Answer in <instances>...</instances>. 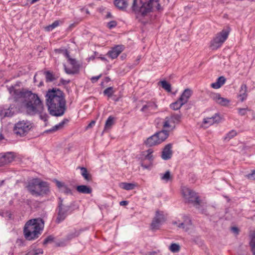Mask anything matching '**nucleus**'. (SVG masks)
<instances>
[{
	"instance_id": "nucleus-19",
	"label": "nucleus",
	"mask_w": 255,
	"mask_h": 255,
	"mask_svg": "<svg viewBox=\"0 0 255 255\" xmlns=\"http://www.w3.org/2000/svg\"><path fill=\"white\" fill-rule=\"evenodd\" d=\"M221 121V118L218 114H215L212 117L206 118L204 119L203 124L205 125H207V127L211 126L215 123H219Z\"/></svg>"
},
{
	"instance_id": "nucleus-53",
	"label": "nucleus",
	"mask_w": 255,
	"mask_h": 255,
	"mask_svg": "<svg viewBox=\"0 0 255 255\" xmlns=\"http://www.w3.org/2000/svg\"><path fill=\"white\" fill-rule=\"evenodd\" d=\"M159 252L152 251L146 253V255H158Z\"/></svg>"
},
{
	"instance_id": "nucleus-37",
	"label": "nucleus",
	"mask_w": 255,
	"mask_h": 255,
	"mask_svg": "<svg viewBox=\"0 0 255 255\" xmlns=\"http://www.w3.org/2000/svg\"><path fill=\"white\" fill-rule=\"evenodd\" d=\"M169 250L172 253H176L179 252L180 250V247L177 244L172 243L169 247Z\"/></svg>"
},
{
	"instance_id": "nucleus-50",
	"label": "nucleus",
	"mask_w": 255,
	"mask_h": 255,
	"mask_svg": "<svg viewBox=\"0 0 255 255\" xmlns=\"http://www.w3.org/2000/svg\"><path fill=\"white\" fill-rule=\"evenodd\" d=\"M68 61H69L70 64L71 65H72L73 67H74L76 64V61L75 59H73L72 58H69V59H68Z\"/></svg>"
},
{
	"instance_id": "nucleus-11",
	"label": "nucleus",
	"mask_w": 255,
	"mask_h": 255,
	"mask_svg": "<svg viewBox=\"0 0 255 255\" xmlns=\"http://www.w3.org/2000/svg\"><path fill=\"white\" fill-rule=\"evenodd\" d=\"M163 8L159 3V0H146L144 2V16L145 13L161 11Z\"/></svg>"
},
{
	"instance_id": "nucleus-9",
	"label": "nucleus",
	"mask_w": 255,
	"mask_h": 255,
	"mask_svg": "<svg viewBox=\"0 0 255 255\" xmlns=\"http://www.w3.org/2000/svg\"><path fill=\"white\" fill-rule=\"evenodd\" d=\"M131 10L136 19L141 24L143 23V2L142 0H133Z\"/></svg>"
},
{
	"instance_id": "nucleus-2",
	"label": "nucleus",
	"mask_w": 255,
	"mask_h": 255,
	"mask_svg": "<svg viewBox=\"0 0 255 255\" xmlns=\"http://www.w3.org/2000/svg\"><path fill=\"white\" fill-rule=\"evenodd\" d=\"M46 104L49 114L53 116H63L66 110L63 92L60 90L49 91L46 94Z\"/></svg>"
},
{
	"instance_id": "nucleus-23",
	"label": "nucleus",
	"mask_w": 255,
	"mask_h": 255,
	"mask_svg": "<svg viewBox=\"0 0 255 255\" xmlns=\"http://www.w3.org/2000/svg\"><path fill=\"white\" fill-rule=\"evenodd\" d=\"M247 86L246 84H243L241 86L238 97L241 102H243L247 99Z\"/></svg>"
},
{
	"instance_id": "nucleus-44",
	"label": "nucleus",
	"mask_w": 255,
	"mask_h": 255,
	"mask_svg": "<svg viewBox=\"0 0 255 255\" xmlns=\"http://www.w3.org/2000/svg\"><path fill=\"white\" fill-rule=\"evenodd\" d=\"M117 25V22L115 20L111 21L107 23V27L109 29H112V28L115 27Z\"/></svg>"
},
{
	"instance_id": "nucleus-54",
	"label": "nucleus",
	"mask_w": 255,
	"mask_h": 255,
	"mask_svg": "<svg viewBox=\"0 0 255 255\" xmlns=\"http://www.w3.org/2000/svg\"><path fill=\"white\" fill-rule=\"evenodd\" d=\"M96 122L95 121H92L90 124L87 126V128H92L95 124Z\"/></svg>"
},
{
	"instance_id": "nucleus-64",
	"label": "nucleus",
	"mask_w": 255,
	"mask_h": 255,
	"mask_svg": "<svg viewBox=\"0 0 255 255\" xmlns=\"http://www.w3.org/2000/svg\"><path fill=\"white\" fill-rule=\"evenodd\" d=\"M57 245L58 246H64V245L63 244V243H57Z\"/></svg>"
},
{
	"instance_id": "nucleus-28",
	"label": "nucleus",
	"mask_w": 255,
	"mask_h": 255,
	"mask_svg": "<svg viewBox=\"0 0 255 255\" xmlns=\"http://www.w3.org/2000/svg\"><path fill=\"white\" fill-rule=\"evenodd\" d=\"M76 190L78 192L83 194H90L92 191L90 187L84 185L77 186Z\"/></svg>"
},
{
	"instance_id": "nucleus-61",
	"label": "nucleus",
	"mask_w": 255,
	"mask_h": 255,
	"mask_svg": "<svg viewBox=\"0 0 255 255\" xmlns=\"http://www.w3.org/2000/svg\"><path fill=\"white\" fill-rule=\"evenodd\" d=\"M106 17L107 18L112 17V14H111V12H108L106 16Z\"/></svg>"
},
{
	"instance_id": "nucleus-12",
	"label": "nucleus",
	"mask_w": 255,
	"mask_h": 255,
	"mask_svg": "<svg viewBox=\"0 0 255 255\" xmlns=\"http://www.w3.org/2000/svg\"><path fill=\"white\" fill-rule=\"evenodd\" d=\"M71 206H60L57 207V217L55 220V222L57 224H59L63 221L69 214L71 213Z\"/></svg>"
},
{
	"instance_id": "nucleus-59",
	"label": "nucleus",
	"mask_w": 255,
	"mask_h": 255,
	"mask_svg": "<svg viewBox=\"0 0 255 255\" xmlns=\"http://www.w3.org/2000/svg\"><path fill=\"white\" fill-rule=\"evenodd\" d=\"M34 252L35 253H37V255L40 254H43V251L42 249H38V250H35Z\"/></svg>"
},
{
	"instance_id": "nucleus-47",
	"label": "nucleus",
	"mask_w": 255,
	"mask_h": 255,
	"mask_svg": "<svg viewBox=\"0 0 255 255\" xmlns=\"http://www.w3.org/2000/svg\"><path fill=\"white\" fill-rule=\"evenodd\" d=\"M55 182L56 185L57 186V187L58 188H59L60 189V190L65 185V184L64 183H62L56 179L55 180Z\"/></svg>"
},
{
	"instance_id": "nucleus-60",
	"label": "nucleus",
	"mask_w": 255,
	"mask_h": 255,
	"mask_svg": "<svg viewBox=\"0 0 255 255\" xmlns=\"http://www.w3.org/2000/svg\"><path fill=\"white\" fill-rule=\"evenodd\" d=\"M98 58L101 59V60L105 61V62H108V60L106 58H105L104 56H100L98 57Z\"/></svg>"
},
{
	"instance_id": "nucleus-46",
	"label": "nucleus",
	"mask_w": 255,
	"mask_h": 255,
	"mask_svg": "<svg viewBox=\"0 0 255 255\" xmlns=\"http://www.w3.org/2000/svg\"><path fill=\"white\" fill-rule=\"evenodd\" d=\"M249 111L248 108L238 109L239 114L241 116H245L247 114V111Z\"/></svg>"
},
{
	"instance_id": "nucleus-56",
	"label": "nucleus",
	"mask_w": 255,
	"mask_h": 255,
	"mask_svg": "<svg viewBox=\"0 0 255 255\" xmlns=\"http://www.w3.org/2000/svg\"><path fill=\"white\" fill-rule=\"evenodd\" d=\"M128 204V202L127 201H122L120 202L121 206H126Z\"/></svg>"
},
{
	"instance_id": "nucleus-29",
	"label": "nucleus",
	"mask_w": 255,
	"mask_h": 255,
	"mask_svg": "<svg viewBox=\"0 0 255 255\" xmlns=\"http://www.w3.org/2000/svg\"><path fill=\"white\" fill-rule=\"evenodd\" d=\"M160 178L165 182H171L173 180V176L169 170L166 171L164 174H160Z\"/></svg>"
},
{
	"instance_id": "nucleus-21",
	"label": "nucleus",
	"mask_w": 255,
	"mask_h": 255,
	"mask_svg": "<svg viewBox=\"0 0 255 255\" xmlns=\"http://www.w3.org/2000/svg\"><path fill=\"white\" fill-rule=\"evenodd\" d=\"M69 122V120L67 119H63L60 123L58 124L53 126L50 129L46 130L45 131L46 133L53 132H55L57 130L61 129L63 128L64 125Z\"/></svg>"
},
{
	"instance_id": "nucleus-22",
	"label": "nucleus",
	"mask_w": 255,
	"mask_h": 255,
	"mask_svg": "<svg viewBox=\"0 0 255 255\" xmlns=\"http://www.w3.org/2000/svg\"><path fill=\"white\" fill-rule=\"evenodd\" d=\"M192 94V90L189 89H186L182 93L179 99L180 100V101L185 104L188 102Z\"/></svg>"
},
{
	"instance_id": "nucleus-43",
	"label": "nucleus",
	"mask_w": 255,
	"mask_h": 255,
	"mask_svg": "<svg viewBox=\"0 0 255 255\" xmlns=\"http://www.w3.org/2000/svg\"><path fill=\"white\" fill-rule=\"evenodd\" d=\"M54 238L51 236H48L47 238H46L43 241V244L44 245H47L49 243H51L53 241Z\"/></svg>"
},
{
	"instance_id": "nucleus-42",
	"label": "nucleus",
	"mask_w": 255,
	"mask_h": 255,
	"mask_svg": "<svg viewBox=\"0 0 255 255\" xmlns=\"http://www.w3.org/2000/svg\"><path fill=\"white\" fill-rule=\"evenodd\" d=\"M60 191L66 195H72V190L66 185H65Z\"/></svg>"
},
{
	"instance_id": "nucleus-20",
	"label": "nucleus",
	"mask_w": 255,
	"mask_h": 255,
	"mask_svg": "<svg viewBox=\"0 0 255 255\" xmlns=\"http://www.w3.org/2000/svg\"><path fill=\"white\" fill-rule=\"evenodd\" d=\"M171 148L172 144L171 143L167 144L165 146L161 154V158L163 159L166 160L171 158L172 155Z\"/></svg>"
},
{
	"instance_id": "nucleus-30",
	"label": "nucleus",
	"mask_w": 255,
	"mask_h": 255,
	"mask_svg": "<svg viewBox=\"0 0 255 255\" xmlns=\"http://www.w3.org/2000/svg\"><path fill=\"white\" fill-rule=\"evenodd\" d=\"M81 171V175L83 176L84 179L87 181H90L91 180V176L88 173L87 169L84 167H78Z\"/></svg>"
},
{
	"instance_id": "nucleus-7",
	"label": "nucleus",
	"mask_w": 255,
	"mask_h": 255,
	"mask_svg": "<svg viewBox=\"0 0 255 255\" xmlns=\"http://www.w3.org/2000/svg\"><path fill=\"white\" fill-rule=\"evenodd\" d=\"M169 136L167 130H162L157 132L153 135L149 137L145 142L146 145L152 146L159 144L164 141Z\"/></svg>"
},
{
	"instance_id": "nucleus-40",
	"label": "nucleus",
	"mask_w": 255,
	"mask_h": 255,
	"mask_svg": "<svg viewBox=\"0 0 255 255\" xmlns=\"http://www.w3.org/2000/svg\"><path fill=\"white\" fill-rule=\"evenodd\" d=\"M105 95H107L108 97H111L114 93L113 88L110 87L106 88L103 92Z\"/></svg>"
},
{
	"instance_id": "nucleus-32",
	"label": "nucleus",
	"mask_w": 255,
	"mask_h": 255,
	"mask_svg": "<svg viewBox=\"0 0 255 255\" xmlns=\"http://www.w3.org/2000/svg\"><path fill=\"white\" fill-rule=\"evenodd\" d=\"M183 105L184 104L178 99L177 101L170 104V107L173 110H178L180 109Z\"/></svg>"
},
{
	"instance_id": "nucleus-1",
	"label": "nucleus",
	"mask_w": 255,
	"mask_h": 255,
	"mask_svg": "<svg viewBox=\"0 0 255 255\" xmlns=\"http://www.w3.org/2000/svg\"><path fill=\"white\" fill-rule=\"evenodd\" d=\"M19 83L7 87L8 91L12 96L14 101L22 103L28 114L34 115L39 114L40 119L46 121L48 116L46 114L42 113L43 106L38 95L26 89H17L16 87L19 86Z\"/></svg>"
},
{
	"instance_id": "nucleus-55",
	"label": "nucleus",
	"mask_w": 255,
	"mask_h": 255,
	"mask_svg": "<svg viewBox=\"0 0 255 255\" xmlns=\"http://www.w3.org/2000/svg\"><path fill=\"white\" fill-rule=\"evenodd\" d=\"M64 54H65V56H66V57L67 58H68V59H69V58H71L70 56V54H69V53L67 49L65 50V51H64Z\"/></svg>"
},
{
	"instance_id": "nucleus-8",
	"label": "nucleus",
	"mask_w": 255,
	"mask_h": 255,
	"mask_svg": "<svg viewBox=\"0 0 255 255\" xmlns=\"http://www.w3.org/2000/svg\"><path fill=\"white\" fill-rule=\"evenodd\" d=\"M181 191L186 202L193 204L194 206L198 208V206L200 204V200L196 193L185 186L182 187Z\"/></svg>"
},
{
	"instance_id": "nucleus-15",
	"label": "nucleus",
	"mask_w": 255,
	"mask_h": 255,
	"mask_svg": "<svg viewBox=\"0 0 255 255\" xmlns=\"http://www.w3.org/2000/svg\"><path fill=\"white\" fill-rule=\"evenodd\" d=\"M14 158L12 152H8L6 153H0V167L4 166L11 162Z\"/></svg>"
},
{
	"instance_id": "nucleus-39",
	"label": "nucleus",
	"mask_w": 255,
	"mask_h": 255,
	"mask_svg": "<svg viewBox=\"0 0 255 255\" xmlns=\"http://www.w3.org/2000/svg\"><path fill=\"white\" fill-rule=\"evenodd\" d=\"M236 135V131L235 130H232L226 134V136L224 138V139L229 140L231 138L235 137Z\"/></svg>"
},
{
	"instance_id": "nucleus-49",
	"label": "nucleus",
	"mask_w": 255,
	"mask_h": 255,
	"mask_svg": "<svg viewBox=\"0 0 255 255\" xmlns=\"http://www.w3.org/2000/svg\"><path fill=\"white\" fill-rule=\"evenodd\" d=\"M102 75L100 74L97 76H94L91 78V81L93 83H96L101 77Z\"/></svg>"
},
{
	"instance_id": "nucleus-33",
	"label": "nucleus",
	"mask_w": 255,
	"mask_h": 255,
	"mask_svg": "<svg viewBox=\"0 0 255 255\" xmlns=\"http://www.w3.org/2000/svg\"><path fill=\"white\" fill-rule=\"evenodd\" d=\"M114 117L112 116L108 117L105 123V129H109L112 127L114 124Z\"/></svg>"
},
{
	"instance_id": "nucleus-26",
	"label": "nucleus",
	"mask_w": 255,
	"mask_h": 255,
	"mask_svg": "<svg viewBox=\"0 0 255 255\" xmlns=\"http://www.w3.org/2000/svg\"><path fill=\"white\" fill-rule=\"evenodd\" d=\"M191 224V220L188 217L185 216L184 222L177 225V227L179 228H182L187 230L189 229Z\"/></svg>"
},
{
	"instance_id": "nucleus-10",
	"label": "nucleus",
	"mask_w": 255,
	"mask_h": 255,
	"mask_svg": "<svg viewBox=\"0 0 255 255\" xmlns=\"http://www.w3.org/2000/svg\"><path fill=\"white\" fill-rule=\"evenodd\" d=\"M165 221V218L162 211L157 210L154 217L150 225L149 229L152 232L159 230L162 224Z\"/></svg>"
},
{
	"instance_id": "nucleus-14",
	"label": "nucleus",
	"mask_w": 255,
	"mask_h": 255,
	"mask_svg": "<svg viewBox=\"0 0 255 255\" xmlns=\"http://www.w3.org/2000/svg\"><path fill=\"white\" fill-rule=\"evenodd\" d=\"M181 119V114H173L170 117H167L165 119L163 126L164 128H170L171 127L170 123L178 124L180 122Z\"/></svg>"
},
{
	"instance_id": "nucleus-35",
	"label": "nucleus",
	"mask_w": 255,
	"mask_h": 255,
	"mask_svg": "<svg viewBox=\"0 0 255 255\" xmlns=\"http://www.w3.org/2000/svg\"><path fill=\"white\" fill-rule=\"evenodd\" d=\"M162 88L168 92L171 91V86L170 83L165 80H163L159 82Z\"/></svg>"
},
{
	"instance_id": "nucleus-5",
	"label": "nucleus",
	"mask_w": 255,
	"mask_h": 255,
	"mask_svg": "<svg viewBox=\"0 0 255 255\" xmlns=\"http://www.w3.org/2000/svg\"><path fill=\"white\" fill-rule=\"evenodd\" d=\"M33 127V124L27 120L19 121L15 124L13 132L17 136L23 137L26 135Z\"/></svg>"
},
{
	"instance_id": "nucleus-52",
	"label": "nucleus",
	"mask_w": 255,
	"mask_h": 255,
	"mask_svg": "<svg viewBox=\"0 0 255 255\" xmlns=\"http://www.w3.org/2000/svg\"><path fill=\"white\" fill-rule=\"evenodd\" d=\"M58 199H59V202H58V205L57 207H60V206H66L65 205L63 204V200L62 198L59 197L58 198Z\"/></svg>"
},
{
	"instance_id": "nucleus-17",
	"label": "nucleus",
	"mask_w": 255,
	"mask_h": 255,
	"mask_svg": "<svg viewBox=\"0 0 255 255\" xmlns=\"http://www.w3.org/2000/svg\"><path fill=\"white\" fill-rule=\"evenodd\" d=\"M157 110V106L155 101L146 102V104L144 105V114L147 116L152 115L156 112Z\"/></svg>"
},
{
	"instance_id": "nucleus-57",
	"label": "nucleus",
	"mask_w": 255,
	"mask_h": 255,
	"mask_svg": "<svg viewBox=\"0 0 255 255\" xmlns=\"http://www.w3.org/2000/svg\"><path fill=\"white\" fill-rule=\"evenodd\" d=\"M25 255H37V253H35L34 251H31L26 253Z\"/></svg>"
},
{
	"instance_id": "nucleus-41",
	"label": "nucleus",
	"mask_w": 255,
	"mask_h": 255,
	"mask_svg": "<svg viewBox=\"0 0 255 255\" xmlns=\"http://www.w3.org/2000/svg\"><path fill=\"white\" fill-rule=\"evenodd\" d=\"M59 25V21L58 20H55L51 24L49 25L46 27L48 31H51L55 27H57Z\"/></svg>"
},
{
	"instance_id": "nucleus-3",
	"label": "nucleus",
	"mask_w": 255,
	"mask_h": 255,
	"mask_svg": "<svg viewBox=\"0 0 255 255\" xmlns=\"http://www.w3.org/2000/svg\"><path fill=\"white\" fill-rule=\"evenodd\" d=\"M44 228V221L37 218L30 220L26 222L23 229L25 238L28 241L37 239L41 234Z\"/></svg>"
},
{
	"instance_id": "nucleus-62",
	"label": "nucleus",
	"mask_w": 255,
	"mask_h": 255,
	"mask_svg": "<svg viewBox=\"0 0 255 255\" xmlns=\"http://www.w3.org/2000/svg\"><path fill=\"white\" fill-rule=\"evenodd\" d=\"M44 85V83L43 81H41L38 85L39 87H41Z\"/></svg>"
},
{
	"instance_id": "nucleus-48",
	"label": "nucleus",
	"mask_w": 255,
	"mask_h": 255,
	"mask_svg": "<svg viewBox=\"0 0 255 255\" xmlns=\"http://www.w3.org/2000/svg\"><path fill=\"white\" fill-rule=\"evenodd\" d=\"M248 179L251 180H255V170H254L251 173L247 175Z\"/></svg>"
},
{
	"instance_id": "nucleus-6",
	"label": "nucleus",
	"mask_w": 255,
	"mask_h": 255,
	"mask_svg": "<svg viewBox=\"0 0 255 255\" xmlns=\"http://www.w3.org/2000/svg\"><path fill=\"white\" fill-rule=\"evenodd\" d=\"M230 32V28L227 27L218 33L211 41L210 47L211 49L216 50L220 48L228 38Z\"/></svg>"
},
{
	"instance_id": "nucleus-58",
	"label": "nucleus",
	"mask_w": 255,
	"mask_h": 255,
	"mask_svg": "<svg viewBox=\"0 0 255 255\" xmlns=\"http://www.w3.org/2000/svg\"><path fill=\"white\" fill-rule=\"evenodd\" d=\"M232 230L233 231V232L236 233L237 234L239 233V229L237 227H232Z\"/></svg>"
},
{
	"instance_id": "nucleus-16",
	"label": "nucleus",
	"mask_w": 255,
	"mask_h": 255,
	"mask_svg": "<svg viewBox=\"0 0 255 255\" xmlns=\"http://www.w3.org/2000/svg\"><path fill=\"white\" fill-rule=\"evenodd\" d=\"M125 46L123 45H117L112 48L111 50L108 51L107 55L112 59H114L124 51Z\"/></svg>"
},
{
	"instance_id": "nucleus-51",
	"label": "nucleus",
	"mask_w": 255,
	"mask_h": 255,
	"mask_svg": "<svg viewBox=\"0 0 255 255\" xmlns=\"http://www.w3.org/2000/svg\"><path fill=\"white\" fill-rule=\"evenodd\" d=\"M60 82L61 84H62L63 85H67L68 83H69L70 81L69 80H66L63 79V78H61L60 80Z\"/></svg>"
},
{
	"instance_id": "nucleus-27",
	"label": "nucleus",
	"mask_w": 255,
	"mask_h": 255,
	"mask_svg": "<svg viewBox=\"0 0 255 255\" xmlns=\"http://www.w3.org/2000/svg\"><path fill=\"white\" fill-rule=\"evenodd\" d=\"M249 245L253 255H255V232H253L249 235Z\"/></svg>"
},
{
	"instance_id": "nucleus-25",
	"label": "nucleus",
	"mask_w": 255,
	"mask_h": 255,
	"mask_svg": "<svg viewBox=\"0 0 255 255\" xmlns=\"http://www.w3.org/2000/svg\"><path fill=\"white\" fill-rule=\"evenodd\" d=\"M114 5L120 10H124L128 6V2L126 0H115Z\"/></svg>"
},
{
	"instance_id": "nucleus-63",
	"label": "nucleus",
	"mask_w": 255,
	"mask_h": 255,
	"mask_svg": "<svg viewBox=\"0 0 255 255\" xmlns=\"http://www.w3.org/2000/svg\"><path fill=\"white\" fill-rule=\"evenodd\" d=\"M19 243L20 244H22V243H23L22 240H21V239H18L17 240V243Z\"/></svg>"
},
{
	"instance_id": "nucleus-18",
	"label": "nucleus",
	"mask_w": 255,
	"mask_h": 255,
	"mask_svg": "<svg viewBox=\"0 0 255 255\" xmlns=\"http://www.w3.org/2000/svg\"><path fill=\"white\" fill-rule=\"evenodd\" d=\"M210 97L217 104L223 106H227L230 103V100L226 98L221 97V95L218 93H211L210 94Z\"/></svg>"
},
{
	"instance_id": "nucleus-13",
	"label": "nucleus",
	"mask_w": 255,
	"mask_h": 255,
	"mask_svg": "<svg viewBox=\"0 0 255 255\" xmlns=\"http://www.w3.org/2000/svg\"><path fill=\"white\" fill-rule=\"evenodd\" d=\"M153 149L149 148L145 151L144 154V169H150L153 166L154 156L153 154Z\"/></svg>"
},
{
	"instance_id": "nucleus-34",
	"label": "nucleus",
	"mask_w": 255,
	"mask_h": 255,
	"mask_svg": "<svg viewBox=\"0 0 255 255\" xmlns=\"http://www.w3.org/2000/svg\"><path fill=\"white\" fill-rule=\"evenodd\" d=\"M45 76V80L47 83L53 81L55 79L52 72L49 71H46L44 72Z\"/></svg>"
},
{
	"instance_id": "nucleus-45",
	"label": "nucleus",
	"mask_w": 255,
	"mask_h": 255,
	"mask_svg": "<svg viewBox=\"0 0 255 255\" xmlns=\"http://www.w3.org/2000/svg\"><path fill=\"white\" fill-rule=\"evenodd\" d=\"M64 70L66 73L67 74H74L76 73V72L74 70H73L71 69L68 68L65 64H64Z\"/></svg>"
},
{
	"instance_id": "nucleus-31",
	"label": "nucleus",
	"mask_w": 255,
	"mask_h": 255,
	"mask_svg": "<svg viewBox=\"0 0 255 255\" xmlns=\"http://www.w3.org/2000/svg\"><path fill=\"white\" fill-rule=\"evenodd\" d=\"M13 115V113L9 109H3L0 111V117L1 118L5 117H11Z\"/></svg>"
},
{
	"instance_id": "nucleus-24",
	"label": "nucleus",
	"mask_w": 255,
	"mask_h": 255,
	"mask_svg": "<svg viewBox=\"0 0 255 255\" xmlns=\"http://www.w3.org/2000/svg\"><path fill=\"white\" fill-rule=\"evenodd\" d=\"M226 81V79L224 76H220L216 82L211 84V86L214 89H219L225 84Z\"/></svg>"
},
{
	"instance_id": "nucleus-36",
	"label": "nucleus",
	"mask_w": 255,
	"mask_h": 255,
	"mask_svg": "<svg viewBox=\"0 0 255 255\" xmlns=\"http://www.w3.org/2000/svg\"><path fill=\"white\" fill-rule=\"evenodd\" d=\"M135 187V185L133 183L124 182L122 183L121 187L126 190H130L133 189Z\"/></svg>"
},
{
	"instance_id": "nucleus-4",
	"label": "nucleus",
	"mask_w": 255,
	"mask_h": 255,
	"mask_svg": "<svg viewBox=\"0 0 255 255\" xmlns=\"http://www.w3.org/2000/svg\"><path fill=\"white\" fill-rule=\"evenodd\" d=\"M27 189L32 195L36 196L47 194L49 192L48 184L39 179H33L28 183Z\"/></svg>"
},
{
	"instance_id": "nucleus-38",
	"label": "nucleus",
	"mask_w": 255,
	"mask_h": 255,
	"mask_svg": "<svg viewBox=\"0 0 255 255\" xmlns=\"http://www.w3.org/2000/svg\"><path fill=\"white\" fill-rule=\"evenodd\" d=\"M80 234V232L77 230H74L73 232H72L69 233L66 236L67 240H71L73 238H75L78 237Z\"/></svg>"
}]
</instances>
